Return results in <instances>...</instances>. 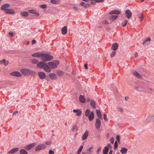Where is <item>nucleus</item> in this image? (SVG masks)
<instances>
[{
  "instance_id": "1",
  "label": "nucleus",
  "mask_w": 154,
  "mask_h": 154,
  "mask_svg": "<svg viewBox=\"0 0 154 154\" xmlns=\"http://www.w3.org/2000/svg\"><path fill=\"white\" fill-rule=\"evenodd\" d=\"M53 58V57L44 53H42L41 59H42V60L44 61H49Z\"/></svg>"
},
{
  "instance_id": "2",
  "label": "nucleus",
  "mask_w": 154,
  "mask_h": 154,
  "mask_svg": "<svg viewBox=\"0 0 154 154\" xmlns=\"http://www.w3.org/2000/svg\"><path fill=\"white\" fill-rule=\"evenodd\" d=\"M20 71L23 74L26 75L29 74H33L34 73L33 71L27 69H22Z\"/></svg>"
},
{
  "instance_id": "3",
  "label": "nucleus",
  "mask_w": 154,
  "mask_h": 154,
  "mask_svg": "<svg viewBox=\"0 0 154 154\" xmlns=\"http://www.w3.org/2000/svg\"><path fill=\"white\" fill-rule=\"evenodd\" d=\"M46 147V146L45 144H40L36 146L35 150L36 151H39L40 150L43 149Z\"/></svg>"
},
{
  "instance_id": "4",
  "label": "nucleus",
  "mask_w": 154,
  "mask_h": 154,
  "mask_svg": "<svg viewBox=\"0 0 154 154\" xmlns=\"http://www.w3.org/2000/svg\"><path fill=\"white\" fill-rule=\"evenodd\" d=\"M10 5L8 4H5L2 5L1 7V9L5 12L8 9V8H10Z\"/></svg>"
},
{
  "instance_id": "5",
  "label": "nucleus",
  "mask_w": 154,
  "mask_h": 154,
  "mask_svg": "<svg viewBox=\"0 0 154 154\" xmlns=\"http://www.w3.org/2000/svg\"><path fill=\"white\" fill-rule=\"evenodd\" d=\"M10 74L11 75L14 76L20 77L22 75L21 73L20 72L17 71L11 72Z\"/></svg>"
},
{
  "instance_id": "6",
  "label": "nucleus",
  "mask_w": 154,
  "mask_h": 154,
  "mask_svg": "<svg viewBox=\"0 0 154 154\" xmlns=\"http://www.w3.org/2000/svg\"><path fill=\"white\" fill-rule=\"evenodd\" d=\"M46 63L44 62H39L37 64V66L40 69H43Z\"/></svg>"
},
{
  "instance_id": "7",
  "label": "nucleus",
  "mask_w": 154,
  "mask_h": 154,
  "mask_svg": "<svg viewBox=\"0 0 154 154\" xmlns=\"http://www.w3.org/2000/svg\"><path fill=\"white\" fill-rule=\"evenodd\" d=\"M40 78L42 79H44L46 77V74L45 72H39L38 73Z\"/></svg>"
},
{
  "instance_id": "8",
  "label": "nucleus",
  "mask_w": 154,
  "mask_h": 154,
  "mask_svg": "<svg viewBox=\"0 0 154 154\" xmlns=\"http://www.w3.org/2000/svg\"><path fill=\"white\" fill-rule=\"evenodd\" d=\"M43 69L44 71L48 73L50 72L51 71L50 67L46 63Z\"/></svg>"
},
{
  "instance_id": "9",
  "label": "nucleus",
  "mask_w": 154,
  "mask_h": 154,
  "mask_svg": "<svg viewBox=\"0 0 154 154\" xmlns=\"http://www.w3.org/2000/svg\"><path fill=\"white\" fill-rule=\"evenodd\" d=\"M125 14L126 17L128 19L130 18L132 15V13L129 10H127L125 11Z\"/></svg>"
},
{
  "instance_id": "10",
  "label": "nucleus",
  "mask_w": 154,
  "mask_h": 154,
  "mask_svg": "<svg viewBox=\"0 0 154 154\" xmlns=\"http://www.w3.org/2000/svg\"><path fill=\"white\" fill-rule=\"evenodd\" d=\"M150 38L147 37L146 39L144 40L143 42V44L144 45L148 46L150 43Z\"/></svg>"
},
{
  "instance_id": "11",
  "label": "nucleus",
  "mask_w": 154,
  "mask_h": 154,
  "mask_svg": "<svg viewBox=\"0 0 154 154\" xmlns=\"http://www.w3.org/2000/svg\"><path fill=\"white\" fill-rule=\"evenodd\" d=\"M51 69L55 68L57 67V65L56 63L54 62H50L48 63Z\"/></svg>"
},
{
  "instance_id": "12",
  "label": "nucleus",
  "mask_w": 154,
  "mask_h": 154,
  "mask_svg": "<svg viewBox=\"0 0 154 154\" xmlns=\"http://www.w3.org/2000/svg\"><path fill=\"white\" fill-rule=\"evenodd\" d=\"M28 12L30 13L34 14L36 16H38L39 15V14L34 9L29 10H28Z\"/></svg>"
},
{
  "instance_id": "13",
  "label": "nucleus",
  "mask_w": 154,
  "mask_h": 154,
  "mask_svg": "<svg viewBox=\"0 0 154 154\" xmlns=\"http://www.w3.org/2000/svg\"><path fill=\"white\" fill-rule=\"evenodd\" d=\"M101 125V122L100 119H96L95 123V127L97 129H99L100 128Z\"/></svg>"
},
{
  "instance_id": "14",
  "label": "nucleus",
  "mask_w": 154,
  "mask_h": 154,
  "mask_svg": "<svg viewBox=\"0 0 154 154\" xmlns=\"http://www.w3.org/2000/svg\"><path fill=\"white\" fill-rule=\"evenodd\" d=\"M36 145L35 143L30 144L25 147V148L27 150H29Z\"/></svg>"
},
{
  "instance_id": "15",
  "label": "nucleus",
  "mask_w": 154,
  "mask_h": 154,
  "mask_svg": "<svg viewBox=\"0 0 154 154\" xmlns=\"http://www.w3.org/2000/svg\"><path fill=\"white\" fill-rule=\"evenodd\" d=\"M5 12L6 14H14L15 13V11L11 9H8L5 11Z\"/></svg>"
},
{
  "instance_id": "16",
  "label": "nucleus",
  "mask_w": 154,
  "mask_h": 154,
  "mask_svg": "<svg viewBox=\"0 0 154 154\" xmlns=\"http://www.w3.org/2000/svg\"><path fill=\"white\" fill-rule=\"evenodd\" d=\"M19 150L18 148H15L12 149L8 152V154H13L17 152Z\"/></svg>"
},
{
  "instance_id": "17",
  "label": "nucleus",
  "mask_w": 154,
  "mask_h": 154,
  "mask_svg": "<svg viewBox=\"0 0 154 154\" xmlns=\"http://www.w3.org/2000/svg\"><path fill=\"white\" fill-rule=\"evenodd\" d=\"M79 100L80 102L84 103L85 102V100L84 96L82 95H80L79 97Z\"/></svg>"
},
{
  "instance_id": "18",
  "label": "nucleus",
  "mask_w": 154,
  "mask_h": 154,
  "mask_svg": "<svg viewBox=\"0 0 154 154\" xmlns=\"http://www.w3.org/2000/svg\"><path fill=\"white\" fill-rule=\"evenodd\" d=\"M42 53L41 52H37L36 53H34L32 55V56L34 57H38L40 59L41 57Z\"/></svg>"
},
{
  "instance_id": "19",
  "label": "nucleus",
  "mask_w": 154,
  "mask_h": 154,
  "mask_svg": "<svg viewBox=\"0 0 154 154\" xmlns=\"http://www.w3.org/2000/svg\"><path fill=\"white\" fill-rule=\"evenodd\" d=\"M118 45L117 43H115L112 44V45L111 47V48L114 51H115L118 48Z\"/></svg>"
},
{
  "instance_id": "20",
  "label": "nucleus",
  "mask_w": 154,
  "mask_h": 154,
  "mask_svg": "<svg viewBox=\"0 0 154 154\" xmlns=\"http://www.w3.org/2000/svg\"><path fill=\"white\" fill-rule=\"evenodd\" d=\"M88 134L89 132L88 131H85L82 136V139L83 140H85L87 139L88 136Z\"/></svg>"
},
{
  "instance_id": "21",
  "label": "nucleus",
  "mask_w": 154,
  "mask_h": 154,
  "mask_svg": "<svg viewBox=\"0 0 154 154\" xmlns=\"http://www.w3.org/2000/svg\"><path fill=\"white\" fill-rule=\"evenodd\" d=\"M49 76L51 79L52 80L55 79L57 78V75L54 73L49 74Z\"/></svg>"
},
{
  "instance_id": "22",
  "label": "nucleus",
  "mask_w": 154,
  "mask_h": 154,
  "mask_svg": "<svg viewBox=\"0 0 154 154\" xmlns=\"http://www.w3.org/2000/svg\"><path fill=\"white\" fill-rule=\"evenodd\" d=\"M87 117H88V119L90 121L92 120L94 118V112H91Z\"/></svg>"
},
{
  "instance_id": "23",
  "label": "nucleus",
  "mask_w": 154,
  "mask_h": 154,
  "mask_svg": "<svg viewBox=\"0 0 154 154\" xmlns=\"http://www.w3.org/2000/svg\"><path fill=\"white\" fill-rule=\"evenodd\" d=\"M133 74L136 76L137 78L140 79H142V75H140L139 73H138L136 71H134L133 72Z\"/></svg>"
},
{
  "instance_id": "24",
  "label": "nucleus",
  "mask_w": 154,
  "mask_h": 154,
  "mask_svg": "<svg viewBox=\"0 0 154 154\" xmlns=\"http://www.w3.org/2000/svg\"><path fill=\"white\" fill-rule=\"evenodd\" d=\"M121 13L118 10H115L112 11H111L110 12L109 14H119Z\"/></svg>"
},
{
  "instance_id": "25",
  "label": "nucleus",
  "mask_w": 154,
  "mask_h": 154,
  "mask_svg": "<svg viewBox=\"0 0 154 154\" xmlns=\"http://www.w3.org/2000/svg\"><path fill=\"white\" fill-rule=\"evenodd\" d=\"M8 63L9 61L8 60L6 61L5 59L0 60V64H3L5 66H7Z\"/></svg>"
},
{
  "instance_id": "26",
  "label": "nucleus",
  "mask_w": 154,
  "mask_h": 154,
  "mask_svg": "<svg viewBox=\"0 0 154 154\" xmlns=\"http://www.w3.org/2000/svg\"><path fill=\"white\" fill-rule=\"evenodd\" d=\"M28 12L27 11H23L20 13V15L22 17H27L29 15V14Z\"/></svg>"
},
{
  "instance_id": "27",
  "label": "nucleus",
  "mask_w": 154,
  "mask_h": 154,
  "mask_svg": "<svg viewBox=\"0 0 154 154\" xmlns=\"http://www.w3.org/2000/svg\"><path fill=\"white\" fill-rule=\"evenodd\" d=\"M128 151V149L125 147H122L120 152L122 154H126Z\"/></svg>"
},
{
  "instance_id": "28",
  "label": "nucleus",
  "mask_w": 154,
  "mask_h": 154,
  "mask_svg": "<svg viewBox=\"0 0 154 154\" xmlns=\"http://www.w3.org/2000/svg\"><path fill=\"white\" fill-rule=\"evenodd\" d=\"M61 32L62 34H65L67 33V27L66 26H65L61 29Z\"/></svg>"
},
{
  "instance_id": "29",
  "label": "nucleus",
  "mask_w": 154,
  "mask_h": 154,
  "mask_svg": "<svg viewBox=\"0 0 154 154\" xmlns=\"http://www.w3.org/2000/svg\"><path fill=\"white\" fill-rule=\"evenodd\" d=\"M91 106L94 108H96V104L95 101L93 100H91L90 102Z\"/></svg>"
},
{
  "instance_id": "30",
  "label": "nucleus",
  "mask_w": 154,
  "mask_h": 154,
  "mask_svg": "<svg viewBox=\"0 0 154 154\" xmlns=\"http://www.w3.org/2000/svg\"><path fill=\"white\" fill-rule=\"evenodd\" d=\"M151 114L149 115V116L147 118L146 120L144 122V123H147L151 121Z\"/></svg>"
},
{
  "instance_id": "31",
  "label": "nucleus",
  "mask_w": 154,
  "mask_h": 154,
  "mask_svg": "<svg viewBox=\"0 0 154 154\" xmlns=\"http://www.w3.org/2000/svg\"><path fill=\"white\" fill-rule=\"evenodd\" d=\"M118 17V16L117 15H112L109 18L111 20H114L116 19Z\"/></svg>"
},
{
  "instance_id": "32",
  "label": "nucleus",
  "mask_w": 154,
  "mask_h": 154,
  "mask_svg": "<svg viewBox=\"0 0 154 154\" xmlns=\"http://www.w3.org/2000/svg\"><path fill=\"white\" fill-rule=\"evenodd\" d=\"M93 147L91 146L88 149L86 150V153L88 154H91V150L93 149Z\"/></svg>"
},
{
  "instance_id": "33",
  "label": "nucleus",
  "mask_w": 154,
  "mask_h": 154,
  "mask_svg": "<svg viewBox=\"0 0 154 154\" xmlns=\"http://www.w3.org/2000/svg\"><path fill=\"white\" fill-rule=\"evenodd\" d=\"M20 154H27L28 153L25 149H21L20 151Z\"/></svg>"
},
{
  "instance_id": "34",
  "label": "nucleus",
  "mask_w": 154,
  "mask_h": 154,
  "mask_svg": "<svg viewBox=\"0 0 154 154\" xmlns=\"http://www.w3.org/2000/svg\"><path fill=\"white\" fill-rule=\"evenodd\" d=\"M50 2L52 4H58L60 3L59 0H51Z\"/></svg>"
},
{
  "instance_id": "35",
  "label": "nucleus",
  "mask_w": 154,
  "mask_h": 154,
  "mask_svg": "<svg viewBox=\"0 0 154 154\" xmlns=\"http://www.w3.org/2000/svg\"><path fill=\"white\" fill-rule=\"evenodd\" d=\"M83 146L82 145L80 146L79 148L78 149L77 151V154H80L83 148Z\"/></svg>"
},
{
  "instance_id": "36",
  "label": "nucleus",
  "mask_w": 154,
  "mask_h": 154,
  "mask_svg": "<svg viewBox=\"0 0 154 154\" xmlns=\"http://www.w3.org/2000/svg\"><path fill=\"white\" fill-rule=\"evenodd\" d=\"M97 114L99 118H100L101 117V115L100 110H96Z\"/></svg>"
},
{
  "instance_id": "37",
  "label": "nucleus",
  "mask_w": 154,
  "mask_h": 154,
  "mask_svg": "<svg viewBox=\"0 0 154 154\" xmlns=\"http://www.w3.org/2000/svg\"><path fill=\"white\" fill-rule=\"evenodd\" d=\"M108 152V149L107 147H105L103 150V154H107Z\"/></svg>"
},
{
  "instance_id": "38",
  "label": "nucleus",
  "mask_w": 154,
  "mask_h": 154,
  "mask_svg": "<svg viewBox=\"0 0 154 154\" xmlns=\"http://www.w3.org/2000/svg\"><path fill=\"white\" fill-rule=\"evenodd\" d=\"M138 16L140 20L141 21H143L144 19V16L143 14L142 13H140L138 15Z\"/></svg>"
},
{
  "instance_id": "39",
  "label": "nucleus",
  "mask_w": 154,
  "mask_h": 154,
  "mask_svg": "<svg viewBox=\"0 0 154 154\" xmlns=\"http://www.w3.org/2000/svg\"><path fill=\"white\" fill-rule=\"evenodd\" d=\"M90 110L88 109H86V110L85 111V115L86 117H88V116L89 115V114L90 113Z\"/></svg>"
},
{
  "instance_id": "40",
  "label": "nucleus",
  "mask_w": 154,
  "mask_h": 154,
  "mask_svg": "<svg viewBox=\"0 0 154 154\" xmlns=\"http://www.w3.org/2000/svg\"><path fill=\"white\" fill-rule=\"evenodd\" d=\"M31 62L32 64H35L36 63H38V60L35 59H32L31 60Z\"/></svg>"
},
{
  "instance_id": "41",
  "label": "nucleus",
  "mask_w": 154,
  "mask_h": 154,
  "mask_svg": "<svg viewBox=\"0 0 154 154\" xmlns=\"http://www.w3.org/2000/svg\"><path fill=\"white\" fill-rule=\"evenodd\" d=\"M82 111L80 109H77V111L76 112V115L77 116H79L82 114Z\"/></svg>"
},
{
  "instance_id": "42",
  "label": "nucleus",
  "mask_w": 154,
  "mask_h": 154,
  "mask_svg": "<svg viewBox=\"0 0 154 154\" xmlns=\"http://www.w3.org/2000/svg\"><path fill=\"white\" fill-rule=\"evenodd\" d=\"M75 129L76 130V131H77L78 130V128L77 126L75 125H73L72 128V131H74Z\"/></svg>"
},
{
  "instance_id": "43",
  "label": "nucleus",
  "mask_w": 154,
  "mask_h": 154,
  "mask_svg": "<svg viewBox=\"0 0 154 154\" xmlns=\"http://www.w3.org/2000/svg\"><path fill=\"white\" fill-rule=\"evenodd\" d=\"M135 89L137 91H140L141 90V88L139 86H135Z\"/></svg>"
},
{
  "instance_id": "44",
  "label": "nucleus",
  "mask_w": 154,
  "mask_h": 154,
  "mask_svg": "<svg viewBox=\"0 0 154 154\" xmlns=\"http://www.w3.org/2000/svg\"><path fill=\"white\" fill-rule=\"evenodd\" d=\"M39 7L45 9L47 8V6L46 5L42 4L40 5L39 6Z\"/></svg>"
},
{
  "instance_id": "45",
  "label": "nucleus",
  "mask_w": 154,
  "mask_h": 154,
  "mask_svg": "<svg viewBox=\"0 0 154 154\" xmlns=\"http://www.w3.org/2000/svg\"><path fill=\"white\" fill-rule=\"evenodd\" d=\"M57 74L59 76H61L63 74V72L59 70L57 71Z\"/></svg>"
},
{
  "instance_id": "46",
  "label": "nucleus",
  "mask_w": 154,
  "mask_h": 154,
  "mask_svg": "<svg viewBox=\"0 0 154 154\" xmlns=\"http://www.w3.org/2000/svg\"><path fill=\"white\" fill-rule=\"evenodd\" d=\"M127 22H128V21L127 20H125L122 23V26H125L126 25V24H127Z\"/></svg>"
},
{
  "instance_id": "47",
  "label": "nucleus",
  "mask_w": 154,
  "mask_h": 154,
  "mask_svg": "<svg viewBox=\"0 0 154 154\" xmlns=\"http://www.w3.org/2000/svg\"><path fill=\"white\" fill-rule=\"evenodd\" d=\"M147 89L151 92H153L154 91L153 89L152 88L149 87L148 86H147L146 87Z\"/></svg>"
},
{
  "instance_id": "48",
  "label": "nucleus",
  "mask_w": 154,
  "mask_h": 154,
  "mask_svg": "<svg viewBox=\"0 0 154 154\" xmlns=\"http://www.w3.org/2000/svg\"><path fill=\"white\" fill-rule=\"evenodd\" d=\"M116 54V52L115 51H112V53L110 54V56L111 57H114Z\"/></svg>"
},
{
  "instance_id": "49",
  "label": "nucleus",
  "mask_w": 154,
  "mask_h": 154,
  "mask_svg": "<svg viewBox=\"0 0 154 154\" xmlns=\"http://www.w3.org/2000/svg\"><path fill=\"white\" fill-rule=\"evenodd\" d=\"M118 147V144L117 142L116 141L114 143V149H116Z\"/></svg>"
},
{
  "instance_id": "50",
  "label": "nucleus",
  "mask_w": 154,
  "mask_h": 154,
  "mask_svg": "<svg viewBox=\"0 0 154 154\" xmlns=\"http://www.w3.org/2000/svg\"><path fill=\"white\" fill-rule=\"evenodd\" d=\"M117 109L120 112L122 113L123 112V109L122 108L118 107Z\"/></svg>"
},
{
  "instance_id": "51",
  "label": "nucleus",
  "mask_w": 154,
  "mask_h": 154,
  "mask_svg": "<svg viewBox=\"0 0 154 154\" xmlns=\"http://www.w3.org/2000/svg\"><path fill=\"white\" fill-rule=\"evenodd\" d=\"M103 118L106 121H108V119L106 117V115L105 114H104L103 115Z\"/></svg>"
},
{
  "instance_id": "52",
  "label": "nucleus",
  "mask_w": 154,
  "mask_h": 154,
  "mask_svg": "<svg viewBox=\"0 0 154 154\" xmlns=\"http://www.w3.org/2000/svg\"><path fill=\"white\" fill-rule=\"evenodd\" d=\"M91 6V4H87L84 6V7L85 8H87L89 6Z\"/></svg>"
},
{
  "instance_id": "53",
  "label": "nucleus",
  "mask_w": 154,
  "mask_h": 154,
  "mask_svg": "<svg viewBox=\"0 0 154 154\" xmlns=\"http://www.w3.org/2000/svg\"><path fill=\"white\" fill-rule=\"evenodd\" d=\"M101 147L100 146L99 147H98V148L97 150V154H99L100 153V151L101 150Z\"/></svg>"
},
{
  "instance_id": "54",
  "label": "nucleus",
  "mask_w": 154,
  "mask_h": 154,
  "mask_svg": "<svg viewBox=\"0 0 154 154\" xmlns=\"http://www.w3.org/2000/svg\"><path fill=\"white\" fill-rule=\"evenodd\" d=\"M105 147H107L108 149V148L111 149L112 148V146L110 143L108 144L107 145V146H106Z\"/></svg>"
},
{
  "instance_id": "55",
  "label": "nucleus",
  "mask_w": 154,
  "mask_h": 154,
  "mask_svg": "<svg viewBox=\"0 0 154 154\" xmlns=\"http://www.w3.org/2000/svg\"><path fill=\"white\" fill-rule=\"evenodd\" d=\"M51 143V141H48L45 142V144L48 145H50Z\"/></svg>"
},
{
  "instance_id": "56",
  "label": "nucleus",
  "mask_w": 154,
  "mask_h": 154,
  "mask_svg": "<svg viewBox=\"0 0 154 154\" xmlns=\"http://www.w3.org/2000/svg\"><path fill=\"white\" fill-rule=\"evenodd\" d=\"M104 0H95V1L96 2H101L103 1Z\"/></svg>"
},
{
  "instance_id": "57",
  "label": "nucleus",
  "mask_w": 154,
  "mask_h": 154,
  "mask_svg": "<svg viewBox=\"0 0 154 154\" xmlns=\"http://www.w3.org/2000/svg\"><path fill=\"white\" fill-rule=\"evenodd\" d=\"M151 121L152 120L154 122V115H153L152 114H151Z\"/></svg>"
},
{
  "instance_id": "58",
  "label": "nucleus",
  "mask_w": 154,
  "mask_h": 154,
  "mask_svg": "<svg viewBox=\"0 0 154 154\" xmlns=\"http://www.w3.org/2000/svg\"><path fill=\"white\" fill-rule=\"evenodd\" d=\"M110 141H111V143H112V144H113L114 142V138L113 137H112L111 138Z\"/></svg>"
},
{
  "instance_id": "59",
  "label": "nucleus",
  "mask_w": 154,
  "mask_h": 154,
  "mask_svg": "<svg viewBox=\"0 0 154 154\" xmlns=\"http://www.w3.org/2000/svg\"><path fill=\"white\" fill-rule=\"evenodd\" d=\"M54 152L52 150H50L49 151V154H54Z\"/></svg>"
},
{
  "instance_id": "60",
  "label": "nucleus",
  "mask_w": 154,
  "mask_h": 154,
  "mask_svg": "<svg viewBox=\"0 0 154 154\" xmlns=\"http://www.w3.org/2000/svg\"><path fill=\"white\" fill-rule=\"evenodd\" d=\"M116 140H117L119 142L120 141V137L119 135H117L116 136Z\"/></svg>"
},
{
  "instance_id": "61",
  "label": "nucleus",
  "mask_w": 154,
  "mask_h": 154,
  "mask_svg": "<svg viewBox=\"0 0 154 154\" xmlns=\"http://www.w3.org/2000/svg\"><path fill=\"white\" fill-rule=\"evenodd\" d=\"M103 24H109V22L107 20H105L103 22Z\"/></svg>"
},
{
  "instance_id": "62",
  "label": "nucleus",
  "mask_w": 154,
  "mask_h": 154,
  "mask_svg": "<svg viewBox=\"0 0 154 154\" xmlns=\"http://www.w3.org/2000/svg\"><path fill=\"white\" fill-rule=\"evenodd\" d=\"M73 8L76 11H78L79 10V8L75 6H74L73 7Z\"/></svg>"
},
{
  "instance_id": "63",
  "label": "nucleus",
  "mask_w": 154,
  "mask_h": 154,
  "mask_svg": "<svg viewBox=\"0 0 154 154\" xmlns=\"http://www.w3.org/2000/svg\"><path fill=\"white\" fill-rule=\"evenodd\" d=\"M84 66L85 69H88V64H85Z\"/></svg>"
},
{
  "instance_id": "64",
  "label": "nucleus",
  "mask_w": 154,
  "mask_h": 154,
  "mask_svg": "<svg viewBox=\"0 0 154 154\" xmlns=\"http://www.w3.org/2000/svg\"><path fill=\"white\" fill-rule=\"evenodd\" d=\"M80 5L81 6H84L85 5V3L84 2H82L80 3Z\"/></svg>"
}]
</instances>
